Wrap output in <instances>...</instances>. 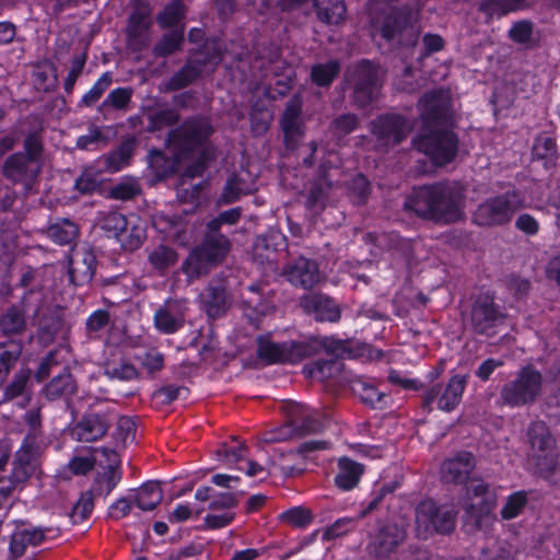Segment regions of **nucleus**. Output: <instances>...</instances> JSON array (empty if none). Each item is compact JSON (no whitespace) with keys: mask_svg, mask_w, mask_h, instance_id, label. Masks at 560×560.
Wrapping results in <instances>:
<instances>
[{"mask_svg":"<svg viewBox=\"0 0 560 560\" xmlns=\"http://www.w3.org/2000/svg\"><path fill=\"white\" fill-rule=\"evenodd\" d=\"M241 217L242 208L236 207L219 213L207 223L201 243L189 250L180 266L188 282L206 277L224 261L232 244L221 232L222 225H233Z\"/></svg>","mask_w":560,"mask_h":560,"instance_id":"1","label":"nucleus"},{"mask_svg":"<svg viewBox=\"0 0 560 560\" xmlns=\"http://www.w3.org/2000/svg\"><path fill=\"white\" fill-rule=\"evenodd\" d=\"M463 187L453 183H436L415 188L405 200V209L434 223L451 224L463 217Z\"/></svg>","mask_w":560,"mask_h":560,"instance_id":"2","label":"nucleus"},{"mask_svg":"<svg viewBox=\"0 0 560 560\" xmlns=\"http://www.w3.org/2000/svg\"><path fill=\"white\" fill-rule=\"evenodd\" d=\"M419 15L420 8L395 7L374 18V25L386 42H395L401 47H415L421 34Z\"/></svg>","mask_w":560,"mask_h":560,"instance_id":"3","label":"nucleus"},{"mask_svg":"<svg viewBox=\"0 0 560 560\" xmlns=\"http://www.w3.org/2000/svg\"><path fill=\"white\" fill-rule=\"evenodd\" d=\"M382 85L378 67L366 59L347 67L340 83L343 91H351V104L357 108H366L376 102Z\"/></svg>","mask_w":560,"mask_h":560,"instance_id":"4","label":"nucleus"},{"mask_svg":"<svg viewBox=\"0 0 560 560\" xmlns=\"http://www.w3.org/2000/svg\"><path fill=\"white\" fill-rule=\"evenodd\" d=\"M457 511L448 504H439L432 499H424L416 506L417 536L427 539L435 534H450L456 524Z\"/></svg>","mask_w":560,"mask_h":560,"instance_id":"5","label":"nucleus"},{"mask_svg":"<svg viewBox=\"0 0 560 560\" xmlns=\"http://www.w3.org/2000/svg\"><path fill=\"white\" fill-rule=\"evenodd\" d=\"M530 451L528 463L535 472L544 478L560 469L557 462L556 441L550 434L548 427L542 421L533 422L527 432Z\"/></svg>","mask_w":560,"mask_h":560,"instance_id":"6","label":"nucleus"},{"mask_svg":"<svg viewBox=\"0 0 560 560\" xmlns=\"http://www.w3.org/2000/svg\"><path fill=\"white\" fill-rule=\"evenodd\" d=\"M494 505L495 495L489 486L480 479H471L466 486V499L463 502L467 521L478 529H487L495 521Z\"/></svg>","mask_w":560,"mask_h":560,"instance_id":"7","label":"nucleus"},{"mask_svg":"<svg viewBox=\"0 0 560 560\" xmlns=\"http://www.w3.org/2000/svg\"><path fill=\"white\" fill-rule=\"evenodd\" d=\"M542 376L530 366L520 370L500 390L501 402L516 408L533 404L541 393Z\"/></svg>","mask_w":560,"mask_h":560,"instance_id":"8","label":"nucleus"},{"mask_svg":"<svg viewBox=\"0 0 560 560\" xmlns=\"http://www.w3.org/2000/svg\"><path fill=\"white\" fill-rule=\"evenodd\" d=\"M246 335H236L237 347L247 348L256 346V350H351L345 340H337L330 337H302L299 340L291 341L290 343L283 342L279 345L272 340L271 332L264 335H257L250 339V342H243L242 339L246 338Z\"/></svg>","mask_w":560,"mask_h":560,"instance_id":"9","label":"nucleus"},{"mask_svg":"<svg viewBox=\"0 0 560 560\" xmlns=\"http://www.w3.org/2000/svg\"><path fill=\"white\" fill-rule=\"evenodd\" d=\"M288 423L264 434V442L278 443L291 439L294 434L314 433L322 429L319 412L307 406L292 402L287 408Z\"/></svg>","mask_w":560,"mask_h":560,"instance_id":"10","label":"nucleus"},{"mask_svg":"<svg viewBox=\"0 0 560 560\" xmlns=\"http://www.w3.org/2000/svg\"><path fill=\"white\" fill-rule=\"evenodd\" d=\"M523 207L524 202L520 196L514 191H508L481 202L472 213V222L487 228L504 225Z\"/></svg>","mask_w":560,"mask_h":560,"instance_id":"11","label":"nucleus"},{"mask_svg":"<svg viewBox=\"0 0 560 560\" xmlns=\"http://www.w3.org/2000/svg\"><path fill=\"white\" fill-rule=\"evenodd\" d=\"M415 149L430 156L436 165L454 160L458 150V138L450 130L433 129L412 140Z\"/></svg>","mask_w":560,"mask_h":560,"instance_id":"12","label":"nucleus"},{"mask_svg":"<svg viewBox=\"0 0 560 560\" xmlns=\"http://www.w3.org/2000/svg\"><path fill=\"white\" fill-rule=\"evenodd\" d=\"M212 132L213 128L207 119L194 117L171 130L167 141L175 147L179 154H186L201 147Z\"/></svg>","mask_w":560,"mask_h":560,"instance_id":"13","label":"nucleus"},{"mask_svg":"<svg viewBox=\"0 0 560 560\" xmlns=\"http://www.w3.org/2000/svg\"><path fill=\"white\" fill-rule=\"evenodd\" d=\"M412 130L410 121L399 114H384L371 121V133L377 148L388 150L402 142Z\"/></svg>","mask_w":560,"mask_h":560,"instance_id":"14","label":"nucleus"},{"mask_svg":"<svg viewBox=\"0 0 560 560\" xmlns=\"http://www.w3.org/2000/svg\"><path fill=\"white\" fill-rule=\"evenodd\" d=\"M43 165L25 158L21 152L10 154L1 166L2 176L13 185H21L30 192L37 184Z\"/></svg>","mask_w":560,"mask_h":560,"instance_id":"15","label":"nucleus"},{"mask_svg":"<svg viewBox=\"0 0 560 560\" xmlns=\"http://www.w3.org/2000/svg\"><path fill=\"white\" fill-rule=\"evenodd\" d=\"M201 308L210 318L226 314L233 303L229 280L222 275L213 277L199 295Z\"/></svg>","mask_w":560,"mask_h":560,"instance_id":"16","label":"nucleus"},{"mask_svg":"<svg viewBox=\"0 0 560 560\" xmlns=\"http://www.w3.org/2000/svg\"><path fill=\"white\" fill-rule=\"evenodd\" d=\"M421 108L420 116L425 127L438 129L446 125L451 118V101L448 94L443 90L425 93L419 101Z\"/></svg>","mask_w":560,"mask_h":560,"instance_id":"17","label":"nucleus"},{"mask_svg":"<svg viewBox=\"0 0 560 560\" xmlns=\"http://www.w3.org/2000/svg\"><path fill=\"white\" fill-rule=\"evenodd\" d=\"M505 317L493 298L488 294L479 295L471 306L470 324L478 334H489L491 329L501 325Z\"/></svg>","mask_w":560,"mask_h":560,"instance_id":"18","label":"nucleus"},{"mask_svg":"<svg viewBox=\"0 0 560 560\" xmlns=\"http://www.w3.org/2000/svg\"><path fill=\"white\" fill-rule=\"evenodd\" d=\"M303 101L298 94L293 95L285 104L280 118L284 145L288 150L296 149L304 136V122L302 119Z\"/></svg>","mask_w":560,"mask_h":560,"instance_id":"19","label":"nucleus"},{"mask_svg":"<svg viewBox=\"0 0 560 560\" xmlns=\"http://www.w3.org/2000/svg\"><path fill=\"white\" fill-rule=\"evenodd\" d=\"M466 384L467 376L455 375L450 380L442 393L440 387H431L424 395V407L431 409V405L436 401L439 409L443 411L454 410L462 400Z\"/></svg>","mask_w":560,"mask_h":560,"instance_id":"20","label":"nucleus"},{"mask_svg":"<svg viewBox=\"0 0 560 560\" xmlns=\"http://www.w3.org/2000/svg\"><path fill=\"white\" fill-rule=\"evenodd\" d=\"M405 537L404 526L388 522L380 527L378 533L369 545V552L376 560H385L404 541Z\"/></svg>","mask_w":560,"mask_h":560,"instance_id":"21","label":"nucleus"},{"mask_svg":"<svg viewBox=\"0 0 560 560\" xmlns=\"http://www.w3.org/2000/svg\"><path fill=\"white\" fill-rule=\"evenodd\" d=\"M241 310L248 323L258 329L262 318L275 312V306L257 287L252 285L243 295Z\"/></svg>","mask_w":560,"mask_h":560,"instance_id":"22","label":"nucleus"},{"mask_svg":"<svg viewBox=\"0 0 560 560\" xmlns=\"http://www.w3.org/2000/svg\"><path fill=\"white\" fill-rule=\"evenodd\" d=\"M96 256L91 249L77 250L68 259L69 280L74 285L90 283L96 270Z\"/></svg>","mask_w":560,"mask_h":560,"instance_id":"23","label":"nucleus"},{"mask_svg":"<svg viewBox=\"0 0 560 560\" xmlns=\"http://www.w3.org/2000/svg\"><path fill=\"white\" fill-rule=\"evenodd\" d=\"M299 304L306 314L314 315L316 320L335 323L340 318L339 306L331 298L322 293L305 294Z\"/></svg>","mask_w":560,"mask_h":560,"instance_id":"24","label":"nucleus"},{"mask_svg":"<svg viewBox=\"0 0 560 560\" xmlns=\"http://www.w3.org/2000/svg\"><path fill=\"white\" fill-rule=\"evenodd\" d=\"M284 275L289 282L303 289H312L320 279L316 261L302 256L288 264Z\"/></svg>","mask_w":560,"mask_h":560,"instance_id":"25","label":"nucleus"},{"mask_svg":"<svg viewBox=\"0 0 560 560\" xmlns=\"http://www.w3.org/2000/svg\"><path fill=\"white\" fill-rule=\"evenodd\" d=\"M287 247V237L279 230H270L257 236L253 245V257L259 264L276 261L277 254Z\"/></svg>","mask_w":560,"mask_h":560,"instance_id":"26","label":"nucleus"},{"mask_svg":"<svg viewBox=\"0 0 560 560\" xmlns=\"http://www.w3.org/2000/svg\"><path fill=\"white\" fill-rule=\"evenodd\" d=\"M33 291L26 292L20 303L9 306L0 315V331L8 337L19 336L26 330L27 299Z\"/></svg>","mask_w":560,"mask_h":560,"instance_id":"27","label":"nucleus"},{"mask_svg":"<svg viewBox=\"0 0 560 560\" xmlns=\"http://www.w3.org/2000/svg\"><path fill=\"white\" fill-rule=\"evenodd\" d=\"M151 23L143 11L133 12L128 19L127 26V48L133 52H139L150 44Z\"/></svg>","mask_w":560,"mask_h":560,"instance_id":"28","label":"nucleus"},{"mask_svg":"<svg viewBox=\"0 0 560 560\" xmlns=\"http://www.w3.org/2000/svg\"><path fill=\"white\" fill-rule=\"evenodd\" d=\"M475 467L474 456L469 452H459L445 460L441 468V477L447 483L464 482Z\"/></svg>","mask_w":560,"mask_h":560,"instance_id":"29","label":"nucleus"},{"mask_svg":"<svg viewBox=\"0 0 560 560\" xmlns=\"http://www.w3.org/2000/svg\"><path fill=\"white\" fill-rule=\"evenodd\" d=\"M109 419L106 415L89 413L72 429V436L80 442H94L108 430Z\"/></svg>","mask_w":560,"mask_h":560,"instance_id":"30","label":"nucleus"},{"mask_svg":"<svg viewBox=\"0 0 560 560\" xmlns=\"http://www.w3.org/2000/svg\"><path fill=\"white\" fill-rule=\"evenodd\" d=\"M185 311L184 302L168 300L155 313L154 322L156 328L167 334L176 331L184 324Z\"/></svg>","mask_w":560,"mask_h":560,"instance_id":"31","label":"nucleus"},{"mask_svg":"<svg viewBox=\"0 0 560 560\" xmlns=\"http://www.w3.org/2000/svg\"><path fill=\"white\" fill-rule=\"evenodd\" d=\"M350 387L354 396L373 409H385L389 405V396L362 377L352 378Z\"/></svg>","mask_w":560,"mask_h":560,"instance_id":"32","label":"nucleus"},{"mask_svg":"<svg viewBox=\"0 0 560 560\" xmlns=\"http://www.w3.org/2000/svg\"><path fill=\"white\" fill-rule=\"evenodd\" d=\"M45 539V530L40 527L21 526L18 527L10 541V552L13 559L22 557L28 546H38Z\"/></svg>","mask_w":560,"mask_h":560,"instance_id":"33","label":"nucleus"},{"mask_svg":"<svg viewBox=\"0 0 560 560\" xmlns=\"http://www.w3.org/2000/svg\"><path fill=\"white\" fill-rule=\"evenodd\" d=\"M328 353L329 357L327 359H319L303 368L306 377L323 382L340 375L343 368L342 359L336 355L335 352Z\"/></svg>","mask_w":560,"mask_h":560,"instance_id":"34","label":"nucleus"},{"mask_svg":"<svg viewBox=\"0 0 560 560\" xmlns=\"http://www.w3.org/2000/svg\"><path fill=\"white\" fill-rule=\"evenodd\" d=\"M148 163L156 179L163 180L177 172L179 156L177 154L168 156L160 149H152L148 154Z\"/></svg>","mask_w":560,"mask_h":560,"instance_id":"35","label":"nucleus"},{"mask_svg":"<svg viewBox=\"0 0 560 560\" xmlns=\"http://www.w3.org/2000/svg\"><path fill=\"white\" fill-rule=\"evenodd\" d=\"M363 474V466L348 457L338 460V472L335 477V483L341 490L353 489Z\"/></svg>","mask_w":560,"mask_h":560,"instance_id":"36","label":"nucleus"},{"mask_svg":"<svg viewBox=\"0 0 560 560\" xmlns=\"http://www.w3.org/2000/svg\"><path fill=\"white\" fill-rule=\"evenodd\" d=\"M317 19L325 24H339L346 16V4L343 0H313Z\"/></svg>","mask_w":560,"mask_h":560,"instance_id":"37","label":"nucleus"},{"mask_svg":"<svg viewBox=\"0 0 560 560\" xmlns=\"http://www.w3.org/2000/svg\"><path fill=\"white\" fill-rule=\"evenodd\" d=\"M256 190L254 183H248L241 175L232 174L225 182L223 191L218 199V205H230L241 196L253 194Z\"/></svg>","mask_w":560,"mask_h":560,"instance_id":"38","label":"nucleus"},{"mask_svg":"<svg viewBox=\"0 0 560 560\" xmlns=\"http://www.w3.org/2000/svg\"><path fill=\"white\" fill-rule=\"evenodd\" d=\"M137 144L138 140L135 136L125 138L117 149L104 156V164L106 168L110 172H117L122 166L129 164Z\"/></svg>","mask_w":560,"mask_h":560,"instance_id":"39","label":"nucleus"},{"mask_svg":"<svg viewBox=\"0 0 560 560\" xmlns=\"http://www.w3.org/2000/svg\"><path fill=\"white\" fill-rule=\"evenodd\" d=\"M202 73L203 68L209 65H218L222 60L221 47L218 40H206L203 45L192 51L188 58Z\"/></svg>","mask_w":560,"mask_h":560,"instance_id":"40","label":"nucleus"},{"mask_svg":"<svg viewBox=\"0 0 560 560\" xmlns=\"http://www.w3.org/2000/svg\"><path fill=\"white\" fill-rule=\"evenodd\" d=\"M525 7V0H481L478 10L490 22L493 16H502Z\"/></svg>","mask_w":560,"mask_h":560,"instance_id":"41","label":"nucleus"},{"mask_svg":"<svg viewBox=\"0 0 560 560\" xmlns=\"http://www.w3.org/2000/svg\"><path fill=\"white\" fill-rule=\"evenodd\" d=\"M163 492L158 482L143 485L133 495L135 504L142 511L154 510L162 501Z\"/></svg>","mask_w":560,"mask_h":560,"instance_id":"42","label":"nucleus"},{"mask_svg":"<svg viewBox=\"0 0 560 560\" xmlns=\"http://www.w3.org/2000/svg\"><path fill=\"white\" fill-rule=\"evenodd\" d=\"M47 236L59 245L71 244L79 235V228L68 219L51 223L46 230Z\"/></svg>","mask_w":560,"mask_h":560,"instance_id":"43","label":"nucleus"},{"mask_svg":"<svg viewBox=\"0 0 560 560\" xmlns=\"http://www.w3.org/2000/svg\"><path fill=\"white\" fill-rule=\"evenodd\" d=\"M200 75L199 69L187 59L186 63L166 81L165 91L175 92L185 89L192 84Z\"/></svg>","mask_w":560,"mask_h":560,"instance_id":"44","label":"nucleus"},{"mask_svg":"<svg viewBox=\"0 0 560 560\" xmlns=\"http://www.w3.org/2000/svg\"><path fill=\"white\" fill-rule=\"evenodd\" d=\"M184 42V26L174 28L165 34L155 43L152 51L158 58L167 57L180 50Z\"/></svg>","mask_w":560,"mask_h":560,"instance_id":"45","label":"nucleus"},{"mask_svg":"<svg viewBox=\"0 0 560 560\" xmlns=\"http://www.w3.org/2000/svg\"><path fill=\"white\" fill-rule=\"evenodd\" d=\"M43 133L44 129L42 127L30 130L24 137V151L21 154L44 166Z\"/></svg>","mask_w":560,"mask_h":560,"instance_id":"46","label":"nucleus"},{"mask_svg":"<svg viewBox=\"0 0 560 560\" xmlns=\"http://www.w3.org/2000/svg\"><path fill=\"white\" fill-rule=\"evenodd\" d=\"M332 184L327 178L326 174L322 178L315 180L306 197V207L314 212H319L325 208L328 191Z\"/></svg>","mask_w":560,"mask_h":560,"instance_id":"47","label":"nucleus"},{"mask_svg":"<svg viewBox=\"0 0 560 560\" xmlns=\"http://www.w3.org/2000/svg\"><path fill=\"white\" fill-rule=\"evenodd\" d=\"M341 65L338 60L331 59L324 63H316L311 69L312 82L322 88H328L338 77Z\"/></svg>","mask_w":560,"mask_h":560,"instance_id":"48","label":"nucleus"},{"mask_svg":"<svg viewBox=\"0 0 560 560\" xmlns=\"http://www.w3.org/2000/svg\"><path fill=\"white\" fill-rule=\"evenodd\" d=\"M148 260L154 269L164 271L177 262L178 254L173 247L159 245L149 253Z\"/></svg>","mask_w":560,"mask_h":560,"instance_id":"49","label":"nucleus"},{"mask_svg":"<svg viewBox=\"0 0 560 560\" xmlns=\"http://www.w3.org/2000/svg\"><path fill=\"white\" fill-rule=\"evenodd\" d=\"M147 238L144 228L141 225L127 224L125 229L116 237V241L120 244L121 248L126 252H135L138 249Z\"/></svg>","mask_w":560,"mask_h":560,"instance_id":"50","label":"nucleus"},{"mask_svg":"<svg viewBox=\"0 0 560 560\" xmlns=\"http://www.w3.org/2000/svg\"><path fill=\"white\" fill-rule=\"evenodd\" d=\"M74 388L72 376L68 373L60 374L46 385L45 395L48 399L55 400L71 395Z\"/></svg>","mask_w":560,"mask_h":560,"instance_id":"51","label":"nucleus"},{"mask_svg":"<svg viewBox=\"0 0 560 560\" xmlns=\"http://www.w3.org/2000/svg\"><path fill=\"white\" fill-rule=\"evenodd\" d=\"M185 16V5L180 0H173L156 16V22L162 28L173 27L177 25Z\"/></svg>","mask_w":560,"mask_h":560,"instance_id":"52","label":"nucleus"},{"mask_svg":"<svg viewBox=\"0 0 560 560\" xmlns=\"http://www.w3.org/2000/svg\"><path fill=\"white\" fill-rule=\"evenodd\" d=\"M528 503V493L520 490L511 493L501 509V517L510 521L518 517L523 514Z\"/></svg>","mask_w":560,"mask_h":560,"instance_id":"53","label":"nucleus"},{"mask_svg":"<svg viewBox=\"0 0 560 560\" xmlns=\"http://www.w3.org/2000/svg\"><path fill=\"white\" fill-rule=\"evenodd\" d=\"M307 352H256L257 368L276 364V363H290L295 364L305 358Z\"/></svg>","mask_w":560,"mask_h":560,"instance_id":"54","label":"nucleus"},{"mask_svg":"<svg viewBox=\"0 0 560 560\" xmlns=\"http://www.w3.org/2000/svg\"><path fill=\"white\" fill-rule=\"evenodd\" d=\"M105 374L110 378L130 381L137 378L140 375V371L135 364L127 361L116 362L112 360L105 364Z\"/></svg>","mask_w":560,"mask_h":560,"instance_id":"55","label":"nucleus"},{"mask_svg":"<svg viewBox=\"0 0 560 560\" xmlns=\"http://www.w3.org/2000/svg\"><path fill=\"white\" fill-rule=\"evenodd\" d=\"M102 453L108 460V467L103 476L106 483V490L104 492V495L106 497L119 483L121 479V474L117 468L119 463L117 453L110 448H102Z\"/></svg>","mask_w":560,"mask_h":560,"instance_id":"56","label":"nucleus"},{"mask_svg":"<svg viewBox=\"0 0 560 560\" xmlns=\"http://www.w3.org/2000/svg\"><path fill=\"white\" fill-rule=\"evenodd\" d=\"M179 121V114L175 109H162L148 116V132H155L165 127H171Z\"/></svg>","mask_w":560,"mask_h":560,"instance_id":"57","label":"nucleus"},{"mask_svg":"<svg viewBox=\"0 0 560 560\" xmlns=\"http://www.w3.org/2000/svg\"><path fill=\"white\" fill-rule=\"evenodd\" d=\"M360 125L357 114L346 113L337 116L330 122V131L334 136L345 137L353 132Z\"/></svg>","mask_w":560,"mask_h":560,"instance_id":"58","label":"nucleus"},{"mask_svg":"<svg viewBox=\"0 0 560 560\" xmlns=\"http://www.w3.org/2000/svg\"><path fill=\"white\" fill-rule=\"evenodd\" d=\"M246 452L247 448L245 445L235 441L231 445L223 443L218 450V456L220 460H223L226 464H236L238 466L245 460Z\"/></svg>","mask_w":560,"mask_h":560,"instance_id":"59","label":"nucleus"},{"mask_svg":"<svg viewBox=\"0 0 560 560\" xmlns=\"http://www.w3.org/2000/svg\"><path fill=\"white\" fill-rule=\"evenodd\" d=\"M42 304H43V302L40 301V303L36 305L34 313H33V318L35 320H37V324L39 326V329H38L37 336H36V338L38 340V345L43 348H46V347L50 346L55 340L56 329L54 328V326L56 324H52L50 326V325L46 324L44 322V319L40 317L42 316Z\"/></svg>","mask_w":560,"mask_h":560,"instance_id":"60","label":"nucleus"},{"mask_svg":"<svg viewBox=\"0 0 560 560\" xmlns=\"http://www.w3.org/2000/svg\"><path fill=\"white\" fill-rule=\"evenodd\" d=\"M135 359L140 374L143 372L152 374L161 370L164 364L163 355L160 352H138Z\"/></svg>","mask_w":560,"mask_h":560,"instance_id":"61","label":"nucleus"},{"mask_svg":"<svg viewBox=\"0 0 560 560\" xmlns=\"http://www.w3.org/2000/svg\"><path fill=\"white\" fill-rule=\"evenodd\" d=\"M94 510V500L91 491L84 492L74 504L71 512V520L73 523H80L86 520Z\"/></svg>","mask_w":560,"mask_h":560,"instance_id":"62","label":"nucleus"},{"mask_svg":"<svg viewBox=\"0 0 560 560\" xmlns=\"http://www.w3.org/2000/svg\"><path fill=\"white\" fill-rule=\"evenodd\" d=\"M127 224L128 221L124 214L119 212H109L103 218L101 228L107 233L108 237L112 236L116 238Z\"/></svg>","mask_w":560,"mask_h":560,"instance_id":"63","label":"nucleus"},{"mask_svg":"<svg viewBox=\"0 0 560 560\" xmlns=\"http://www.w3.org/2000/svg\"><path fill=\"white\" fill-rule=\"evenodd\" d=\"M513 550L506 541H494L482 551L485 560H512Z\"/></svg>","mask_w":560,"mask_h":560,"instance_id":"64","label":"nucleus"}]
</instances>
